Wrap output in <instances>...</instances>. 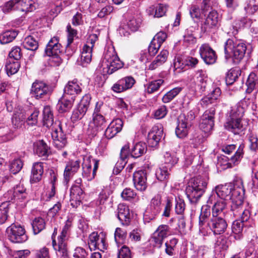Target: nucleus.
Wrapping results in <instances>:
<instances>
[{
	"instance_id": "f257e3e1",
	"label": "nucleus",
	"mask_w": 258,
	"mask_h": 258,
	"mask_svg": "<svg viewBox=\"0 0 258 258\" xmlns=\"http://www.w3.org/2000/svg\"><path fill=\"white\" fill-rule=\"evenodd\" d=\"M247 46L245 43L235 38H229L224 44L225 59L232 58L235 64L239 63L244 58Z\"/></svg>"
},
{
	"instance_id": "f03ea898",
	"label": "nucleus",
	"mask_w": 258,
	"mask_h": 258,
	"mask_svg": "<svg viewBox=\"0 0 258 258\" xmlns=\"http://www.w3.org/2000/svg\"><path fill=\"white\" fill-rule=\"evenodd\" d=\"M208 179L206 176H198L191 178L186 188V194L191 203H197L207 188Z\"/></svg>"
},
{
	"instance_id": "7ed1b4c3",
	"label": "nucleus",
	"mask_w": 258,
	"mask_h": 258,
	"mask_svg": "<svg viewBox=\"0 0 258 258\" xmlns=\"http://www.w3.org/2000/svg\"><path fill=\"white\" fill-rule=\"evenodd\" d=\"M103 64L102 71L104 75H112L123 68L124 65L113 48L108 50L105 52Z\"/></svg>"
},
{
	"instance_id": "20e7f679",
	"label": "nucleus",
	"mask_w": 258,
	"mask_h": 258,
	"mask_svg": "<svg viewBox=\"0 0 258 258\" xmlns=\"http://www.w3.org/2000/svg\"><path fill=\"white\" fill-rule=\"evenodd\" d=\"M26 119V113L24 110L18 106L14 110V113L12 118V133L6 134L0 136V141L7 142L12 140L14 136V132L21 129L24 125Z\"/></svg>"
},
{
	"instance_id": "39448f33",
	"label": "nucleus",
	"mask_w": 258,
	"mask_h": 258,
	"mask_svg": "<svg viewBox=\"0 0 258 258\" xmlns=\"http://www.w3.org/2000/svg\"><path fill=\"white\" fill-rule=\"evenodd\" d=\"M161 195L157 194L153 197L151 201L150 205L147 208L144 214V220L145 222H150L155 219L160 213L161 208Z\"/></svg>"
},
{
	"instance_id": "423d86ee",
	"label": "nucleus",
	"mask_w": 258,
	"mask_h": 258,
	"mask_svg": "<svg viewBox=\"0 0 258 258\" xmlns=\"http://www.w3.org/2000/svg\"><path fill=\"white\" fill-rule=\"evenodd\" d=\"M8 239L13 243H23L28 239L24 228L20 225L12 224L6 229Z\"/></svg>"
},
{
	"instance_id": "0eeeda50",
	"label": "nucleus",
	"mask_w": 258,
	"mask_h": 258,
	"mask_svg": "<svg viewBox=\"0 0 258 258\" xmlns=\"http://www.w3.org/2000/svg\"><path fill=\"white\" fill-rule=\"evenodd\" d=\"M215 113V108L211 107L206 110L201 116L199 127L205 133H210L213 130L214 126Z\"/></svg>"
},
{
	"instance_id": "6e6552de",
	"label": "nucleus",
	"mask_w": 258,
	"mask_h": 258,
	"mask_svg": "<svg viewBox=\"0 0 258 258\" xmlns=\"http://www.w3.org/2000/svg\"><path fill=\"white\" fill-rule=\"evenodd\" d=\"M207 224L215 235H220L224 233L228 226L225 216L217 215H212Z\"/></svg>"
},
{
	"instance_id": "1a4fd4ad",
	"label": "nucleus",
	"mask_w": 258,
	"mask_h": 258,
	"mask_svg": "<svg viewBox=\"0 0 258 258\" xmlns=\"http://www.w3.org/2000/svg\"><path fill=\"white\" fill-rule=\"evenodd\" d=\"M98 165V161L93 159L91 157H84L82 163L83 176L87 178L88 180L94 179L96 175Z\"/></svg>"
},
{
	"instance_id": "9d476101",
	"label": "nucleus",
	"mask_w": 258,
	"mask_h": 258,
	"mask_svg": "<svg viewBox=\"0 0 258 258\" xmlns=\"http://www.w3.org/2000/svg\"><path fill=\"white\" fill-rule=\"evenodd\" d=\"M238 188H244L241 181L236 184L228 183L225 185H218L215 190L219 199L224 200H231L233 198L234 191Z\"/></svg>"
},
{
	"instance_id": "9b49d317",
	"label": "nucleus",
	"mask_w": 258,
	"mask_h": 258,
	"mask_svg": "<svg viewBox=\"0 0 258 258\" xmlns=\"http://www.w3.org/2000/svg\"><path fill=\"white\" fill-rule=\"evenodd\" d=\"M244 188H238L234 191L231 200V211L234 216L241 214L243 210Z\"/></svg>"
},
{
	"instance_id": "f8f14e48",
	"label": "nucleus",
	"mask_w": 258,
	"mask_h": 258,
	"mask_svg": "<svg viewBox=\"0 0 258 258\" xmlns=\"http://www.w3.org/2000/svg\"><path fill=\"white\" fill-rule=\"evenodd\" d=\"M51 92V87L43 81L36 80L32 85L31 94L36 99L46 98Z\"/></svg>"
},
{
	"instance_id": "ddd939ff",
	"label": "nucleus",
	"mask_w": 258,
	"mask_h": 258,
	"mask_svg": "<svg viewBox=\"0 0 258 258\" xmlns=\"http://www.w3.org/2000/svg\"><path fill=\"white\" fill-rule=\"evenodd\" d=\"M247 125L243 123L241 119L230 118L227 119L225 124V128L234 135H241L245 130Z\"/></svg>"
},
{
	"instance_id": "4468645a",
	"label": "nucleus",
	"mask_w": 258,
	"mask_h": 258,
	"mask_svg": "<svg viewBox=\"0 0 258 258\" xmlns=\"http://www.w3.org/2000/svg\"><path fill=\"white\" fill-rule=\"evenodd\" d=\"M136 83L132 76H126L118 80L111 87V90L116 93H121L131 89Z\"/></svg>"
},
{
	"instance_id": "2eb2a0df",
	"label": "nucleus",
	"mask_w": 258,
	"mask_h": 258,
	"mask_svg": "<svg viewBox=\"0 0 258 258\" xmlns=\"http://www.w3.org/2000/svg\"><path fill=\"white\" fill-rule=\"evenodd\" d=\"M199 53L204 61L207 64H214L217 58L216 52L208 44H203L201 45Z\"/></svg>"
},
{
	"instance_id": "dca6fc26",
	"label": "nucleus",
	"mask_w": 258,
	"mask_h": 258,
	"mask_svg": "<svg viewBox=\"0 0 258 258\" xmlns=\"http://www.w3.org/2000/svg\"><path fill=\"white\" fill-rule=\"evenodd\" d=\"M219 21L218 14L216 11H212L208 14L205 22L201 26L203 32H210L218 27Z\"/></svg>"
},
{
	"instance_id": "f3484780",
	"label": "nucleus",
	"mask_w": 258,
	"mask_h": 258,
	"mask_svg": "<svg viewBox=\"0 0 258 258\" xmlns=\"http://www.w3.org/2000/svg\"><path fill=\"white\" fill-rule=\"evenodd\" d=\"M163 135L162 127L158 125L154 126L148 135L147 143L151 147H156Z\"/></svg>"
},
{
	"instance_id": "a211bd4d",
	"label": "nucleus",
	"mask_w": 258,
	"mask_h": 258,
	"mask_svg": "<svg viewBox=\"0 0 258 258\" xmlns=\"http://www.w3.org/2000/svg\"><path fill=\"white\" fill-rule=\"evenodd\" d=\"M53 146L58 150L63 148L68 144L66 135L63 133L60 124L51 134Z\"/></svg>"
},
{
	"instance_id": "6ab92c4d",
	"label": "nucleus",
	"mask_w": 258,
	"mask_h": 258,
	"mask_svg": "<svg viewBox=\"0 0 258 258\" xmlns=\"http://www.w3.org/2000/svg\"><path fill=\"white\" fill-rule=\"evenodd\" d=\"M133 181L135 188L140 191H144L147 187V173L144 170L135 172L133 175Z\"/></svg>"
},
{
	"instance_id": "aec40b11",
	"label": "nucleus",
	"mask_w": 258,
	"mask_h": 258,
	"mask_svg": "<svg viewBox=\"0 0 258 258\" xmlns=\"http://www.w3.org/2000/svg\"><path fill=\"white\" fill-rule=\"evenodd\" d=\"M76 79L69 81L64 88L63 94L76 99V96L82 92V88Z\"/></svg>"
},
{
	"instance_id": "412c9836",
	"label": "nucleus",
	"mask_w": 258,
	"mask_h": 258,
	"mask_svg": "<svg viewBox=\"0 0 258 258\" xmlns=\"http://www.w3.org/2000/svg\"><path fill=\"white\" fill-rule=\"evenodd\" d=\"M84 191L79 185H73L70 189V203L73 208L80 205L83 198Z\"/></svg>"
},
{
	"instance_id": "4be33fe9",
	"label": "nucleus",
	"mask_w": 258,
	"mask_h": 258,
	"mask_svg": "<svg viewBox=\"0 0 258 258\" xmlns=\"http://www.w3.org/2000/svg\"><path fill=\"white\" fill-rule=\"evenodd\" d=\"M123 126V121L120 118H116L110 123L105 130L104 135L108 139L113 138L118 133L121 131Z\"/></svg>"
},
{
	"instance_id": "5701e85b",
	"label": "nucleus",
	"mask_w": 258,
	"mask_h": 258,
	"mask_svg": "<svg viewBox=\"0 0 258 258\" xmlns=\"http://www.w3.org/2000/svg\"><path fill=\"white\" fill-rule=\"evenodd\" d=\"M61 47L58 37L54 36L49 40L46 45L45 53L47 56L59 54L61 52Z\"/></svg>"
},
{
	"instance_id": "b1692460",
	"label": "nucleus",
	"mask_w": 258,
	"mask_h": 258,
	"mask_svg": "<svg viewBox=\"0 0 258 258\" xmlns=\"http://www.w3.org/2000/svg\"><path fill=\"white\" fill-rule=\"evenodd\" d=\"M80 161L78 160H70L67 163L64 171V179L66 182H68L71 178L75 174L80 167Z\"/></svg>"
},
{
	"instance_id": "393cba45",
	"label": "nucleus",
	"mask_w": 258,
	"mask_h": 258,
	"mask_svg": "<svg viewBox=\"0 0 258 258\" xmlns=\"http://www.w3.org/2000/svg\"><path fill=\"white\" fill-rule=\"evenodd\" d=\"M117 218L121 224L128 226L131 222V215L127 206L124 204H119L117 208Z\"/></svg>"
},
{
	"instance_id": "a878e982",
	"label": "nucleus",
	"mask_w": 258,
	"mask_h": 258,
	"mask_svg": "<svg viewBox=\"0 0 258 258\" xmlns=\"http://www.w3.org/2000/svg\"><path fill=\"white\" fill-rule=\"evenodd\" d=\"M129 144H125L121 149L120 153V161H118L114 168L113 172L116 174L119 173L124 168L126 162L125 159L129 156Z\"/></svg>"
},
{
	"instance_id": "bb28decb",
	"label": "nucleus",
	"mask_w": 258,
	"mask_h": 258,
	"mask_svg": "<svg viewBox=\"0 0 258 258\" xmlns=\"http://www.w3.org/2000/svg\"><path fill=\"white\" fill-rule=\"evenodd\" d=\"M243 155V146L241 145L239 146L238 149L237 150L234 155L231 156L230 158L228 157L222 158V160H225L226 163L224 164L226 166L225 168H230L233 166V165L237 164L241 159L242 158Z\"/></svg>"
},
{
	"instance_id": "cd10ccee",
	"label": "nucleus",
	"mask_w": 258,
	"mask_h": 258,
	"mask_svg": "<svg viewBox=\"0 0 258 258\" xmlns=\"http://www.w3.org/2000/svg\"><path fill=\"white\" fill-rule=\"evenodd\" d=\"M43 172V163L42 162L34 163L31 170V183H34L40 181L42 179Z\"/></svg>"
},
{
	"instance_id": "c85d7f7f",
	"label": "nucleus",
	"mask_w": 258,
	"mask_h": 258,
	"mask_svg": "<svg viewBox=\"0 0 258 258\" xmlns=\"http://www.w3.org/2000/svg\"><path fill=\"white\" fill-rule=\"evenodd\" d=\"M75 99L65 95L59 99L57 107L60 113L69 111L72 108Z\"/></svg>"
},
{
	"instance_id": "c756f323",
	"label": "nucleus",
	"mask_w": 258,
	"mask_h": 258,
	"mask_svg": "<svg viewBox=\"0 0 258 258\" xmlns=\"http://www.w3.org/2000/svg\"><path fill=\"white\" fill-rule=\"evenodd\" d=\"M34 151L39 157L44 159L51 154L50 148L43 140L39 141L35 144Z\"/></svg>"
},
{
	"instance_id": "7c9ffc66",
	"label": "nucleus",
	"mask_w": 258,
	"mask_h": 258,
	"mask_svg": "<svg viewBox=\"0 0 258 258\" xmlns=\"http://www.w3.org/2000/svg\"><path fill=\"white\" fill-rule=\"evenodd\" d=\"M196 79L198 86L200 88V92L205 91L207 86V75L206 71L203 70H198L196 73Z\"/></svg>"
},
{
	"instance_id": "2f4dec72",
	"label": "nucleus",
	"mask_w": 258,
	"mask_h": 258,
	"mask_svg": "<svg viewBox=\"0 0 258 258\" xmlns=\"http://www.w3.org/2000/svg\"><path fill=\"white\" fill-rule=\"evenodd\" d=\"M244 227H248V224L243 223L240 220H236L233 222L232 231L235 239L240 240L242 238V232Z\"/></svg>"
},
{
	"instance_id": "473e14b6",
	"label": "nucleus",
	"mask_w": 258,
	"mask_h": 258,
	"mask_svg": "<svg viewBox=\"0 0 258 258\" xmlns=\"http://www.w3.org/2000/svg\"><path fill=\"white\" fill-rule=\"evenodd\" d=\"M246 85L247 86L246 93L248 94L251 93L258 86V75L255 71L251 72L249 75Z\"/></svg>"
},
{
	"instance_id": "72a5a7b5",
	"label": "nucleus",
	"mask_w": 258,
	"mask_h": 258,
	"mask_svg": "<svg viewBox=\"0 0 258 258\" xmlns=\"http://www.w3.org/2000/svg\"><path fill=\"white\" fill-rule=\"evenodd\" d=\"M147 151V146L145 143L139 142L136 143L130 150L129 149V155L135 158L142 156Z\"/></svg>"
},
{
	"instance_id": "f704fd0d",
	"label": "nucleus",
	"mask_w": 258,
	"mask_h": 258,
	"mask_svg": "<svg viewBox=\"0 0 258 258\" xmlns=\"http://www.w3.org/2000/svg\"><path fill=\"white\" fill-rule=\"evenodd\" d=\"M241 70L237 68L230 69L226 73L225 82L227 85H231L236 82L240 76Z\"/></svg>"
},
{
	"instance_id": "c9c22d12",
	"label": "nucleus",
	"mask_w": 258,
	"mask_h": 258,
	"mask_svg": "<svg viewBox=\"0 0 258 258\" xmlns=\"http://www.w3.org/2000/svg\"><path fill=\"white\" fill-rule=\"evenodd\" d=\"M168 5L166 4H159L156 6H152L149 9L150 15H154V17L160 18L164 16L167 10Z\"/></svg>"
},
{
	"instance_id": "e433bc0d",
	"label": "nucleus",
	"mask_w": 258,
	"mask_h": 258,
	"mask_svg": "<svg viewBox=\"0 0 258 258\" xmlns=\"http://www.w3.org/2000/svg\"><path fill=\"white\" fill-rule=\"evenodd\" d=\"M37 4L34 0H20L18 3L17 9L22 12H30L36 9Z\"/></svg>"
},
{
	"instance_id": "4c0bfd02",
	"label": "nucleus",
	"mask_w": 258,
	"mask_h": 258,
	"mask_svg": "<svg viewBox=\"0 0 258 258\" xmlns=\"http://www.w3.org/2000/svg\"><path fill=\"white\" fill-rule=\"evenodd\" d=\"M227 204L225 200L219 199L217 200L212 207V215L219 216H225Z\"/></svg>"
},
{
	"instance_id": "58836bf2",
	"label": "nucleus",
	"mask_w": 258,
	"mask_h": 258,
	"mask_svg": "<svg viewBox=\"0 0 258 258\" xmlns=\"http://www.w3.org/2000/svg\"><path fill=\"white\" fill-rule=\"evenodd\" d=\"M20 64L19 61H16L12 58L8 59L6 62L5 68L7 74L12 75L19 70Z\"/></svg>"
},
{
	"instance_id": "ea45409f",
	"label": "nucleus",
	"mask_w": 258,
	"mask_h": 258,
	"mask_svg": "<svg viewBox=\"0 0 258 258\" xmlns=\"http://www.w3.org/2000/svg\"><path fill=\"white\" fill-rule=\"evenodd\" d=\"M211 215V208L209 205H204L201 208L199 216V224L200 227H203L208 222V218Z\"/></svg>"
},
{
	"instance_id": "a19ab883",
	"label": "nucleus",
	"mask_w": 258,
	"mask_h": 258,
	"mask_svg": "<svg viewBox=\"0 0 258 258\" xmlns=\"http://www.w3.org/2000/svg\"><path fill=\"white\" fill-rule=\"evenodd\" d=\"M67 31L68 32V43L66 47V52L67 53V55H71L74 53V51L73 50H71V51H70V45L73 42L74 37L76 36L77 34V31L73 29L70 24H68L67 27Z\"/></svg>"
},
{
	"instance_id": "79ce46f5",
	"label": "nucleus",
	"mask_w": 258,
	"mask_h": 258,
	"mask_svg": "<svg viewBox=\"0 0 258 258\" xmlns=\"http://www.w3.org/2000/svg\"><path fill=\"white\" fill-rule=\"evenodd\" d=\"M31 225L33 233L36 235L39 233L45 228L46 223L44 219L41 217H37L32 221Z\"/></svg>"
},
{
	"instance_id": "37998d69",
	"label": "nucleus",
	"mask_w": 258,
	"mask_h": 258,
	"mask_svg": "<svg viewBox=\"0 0 258 258\" xmlns=\"http://www.w3.org/2000/svg\"><path fill=\"white\" fill-rule=\"evenodd\" d=\"M93 123L96 131L103 130L107 125L106 120L102 114L93 115Z\"/></svg>"
},
{
	"instance_id": "c03bdc74",
	"label": "nucleus",
	"mask_w": 258,
	"mask_h": 258,
	"mask_svg": "<svg viewBox=\"0 0 258 258\" xmlns=\"http://www.w3.org/2000/svg\"><path fill=\"white\" fill-rule=\"evenodd\" d=\"M18 33L15 30H8L0 35V42L7 44L12 42L17 36Z\"/></svg>"
},
{
	"instance_id": "a18cd8bd",
	"label": "nucleus",
	"mask_w": 258,
	"mask_h": 258,
	"mask_svg": "<svg viewBox=\"0 0 258 258\" xmlns=\"http://www.w3.org/2000/svg\"><path fill=\"white\" fill-rule=\"evenodd\" d=\"M195 113L192 110H190L187 113H181L177 118V121L185 123L186 125L191 126L192 121L195 118Z\"/></svg>"
},
{
	"instance_id": "49530a36",
	"label": "nucleus",
	"mask_w": 258,
	"mask_h": 258,
	"mask_svg": "<svg viewBox=\"0 0 258 258\" xmlns=\"http://www.w3.org/2000/svg\"><path fill=\"white\" fill-rule=\"evenodd\" d=\"M43 124L48 127L53 123V115L49 106H46L43 109Z\"/></svg>"
},
{
	"instance_id": "de8ad7c7",
	"label": "nucleus",
	"mask_w": 258,
	"mask_h": 258,
	"mask_svg": "<svg viewBox=\"0 0 258 258\" xmlns=\"http://www.w3.org/2000/svg\"><path fill=\"white\" fill-rule=\"evenodd\" d=\"M190 126L185 123L177 121V125L175 129V134L179 138H183L188 135Z\"/></svg>"
},
{
	"instance_id": "09e8293b",
	"label": "nucleus",
	"mask_w": 258,
	"mask_h": 258,
	"mask_svg": "<svg viewBox=\"0 0 258 258\" xmlns=\"http://www.w3.org/2000/svg\"><path fill=\"white\" fill-rule=\"evenodd\" d=\"M23 45L26 49L32 51L36 50L38 47L37 41L33 37L30 35L28 36L24 39Z\"/></svg>"
},
{
	"instance_id": "8fccbe9b",
	"label": "nucleus",
	"mask_w": 258,
	"mask_h": 258,
	"mask_svg": "<svg viewBox=\"0 0 258 258\" xmlns=\"http://www.w3.org/2000/svg\"><path fill=\"white\" fill-rule=\"evenodd\" d=\"M176 218L177 220V234L184 235L186 233V222L184 215L177 216Z\"/></svg>"
},
{
	"instance_id": "3c124183",
	"label": "nucleus",
	"mask_w": 258,
	"mask_h": 258,
	"mask_svg": "<svg viewBox=\"0 0 258 258\" xmlns=\"http://www.w3.org/2000/svg\"><path fill=\"white\" fill-rule=\"evenodd\" d=\"M170 170L169 167L166 165H162L156 171V176L158 180L164 181L167 179L169 177V171Z\"/></svg>"
},
{
	"instance_id": "603ef678",
	"label": "nucleus",
	"mask_w": 258,
	"mask_h": 258,
	"mask_svg": "<svg viewBox=\"0 0 258 258\" xmlns=\"http://www.w3.org/2000/svg\"><path fill=\"white\" fill-rule=\"evenodd\" d=\"M57 256L59 258H70L69 252L67 243H58L55 250Z\"/></svg>"
},
{
	"instance_id": "864d4df0",
	"label": "nucleus",
	"mask_w": 258,
	"mask_h": 258,
	"mask_svg": "<svg viewBox=\"0 0 258 258\" xmlns=\"http://www.w3.org/2000/svg\"><path fill=\"white\" fill-rule=\"evenodd\" d=\"M181 87H176L167 92L163 97L162 101L167 103L172 100L182 90Z\"/></svg>"
},
{
	"instance_id": "5fc2aeb1",
	"label": "nucleus",
	"mask_w": 258,
	"mask_h": 258,
	"mask_svg": "<svg viewBox=\"0 0 258 258\" xmlns=\"http://www.w3.org/2000/svg\"><path fill=\"white\" fill-rule=\"evenodd\" d=\"M141 24V20L139 18L133 17L130 18L125 25L127 28L133 32L138 30Z\"/></svg>"
},
{
	"instance_id": "6e6d98bb",
	"label": "nucleus",
	"mask_w": 258,
	"mask_h": 258,
	"mask_svg": "<svg viewBox=\"0 0 258 258\" xmlns=\"http://www.w3.org/2000/svg\"><path fill=\"white\" fill-rule=\"evenodd\" d=\"M23 166V163L20 159H15L10 164V171L12 173L16 174L20 171Z\"/></svg>"
},
{
	"instance_id": "4d7b16f0",
	"label": "nucleus",
	"mask_w": 258,
	"mask_h": 258,
	"mask_svg": "<svg viewBox=\"0 0 258 258\" xmlns=\"http://www.w3.org/2000/svg\"><path fill=\"white\" fill-rule=\"evenodd\" d=\"M245 110L241 107L238 104L232 108V109L230 112V118H235L237 119H241V117L243 116Z\"/></svg>"
},
{
	"instance_id": "13d9d810",
	"label": "nucleus",
	"mask_w": 258,
	"mask_h": 258,
	"mask_svg": "<svg viewBox=\"0 0 258 258\" xmlns=\"http://www.w3.org/2000/svg\"><path fill=\"white\" fill-rule=\"evenodd\" d=\"M240 221L243 223L248 224V226H253L254 222L250 217V213L248 209H243L241 213Z\"/></svg>"
},
{
	"instance_id": "bf43d9fd",
	"label": "nucleus",
	"mask_w": 258,
	"mask_h": 258,
	"mask_svg": "<svg viewBox=\"0 0 258 258\" xmlns=\"http://www.w3.org/2000/svg\"><path fill=\"white\" fill-rule=\"evenodd\" d=\"M163 79H158L152 81L149 83L147 87V91L148 93L151 94L157 91L160 87L164 83Z\"/></svg>"
},
{
	"instance_id": "052dcab7",
	"label": "nucleus",
	"mask_w": 258,
	"mask_h": 258,
	"mask_svg": "<svg viewBox=\"0 0 258 258\" xmlns=\"http://www.w3.org/2000/svg\"><path fill=\"white\" fill-rule=\"evenodd\" d=\"M20 0H10L6 3L2 7V11L4 13H9L17 9L18 3Z\"/></svg>"
},
{
	"instance_id": "680f3d73",
	"label": "nucleus",
	"mask_w": 258,
	"mask_h": 258,
	"mask_svg": "<svg viewBox=\"0 0 258 258\" xmlns=\"http://www.w3.org/2000/svg\"><path fill=\"white\" fill-rule=\"evenodd\" d=\"M244 9L247 13L254 14L258 10V0H247Z\"/></svg>"
},
{
	"instance_id": "e2e57ef3",
	"label": "nucleus",
	"mask_w": 258,
	"mask_h": 258,
	"mask_svg": "<svg viewBox=\"0 0 258 258\" xmlns=\"http://www.w3.org/2000/svg\"><path fill=\"white\" fill-rule=\"evenodd\" d=\"M185 209V204L183 200L178 198L176 199V204L175 206V212L177 216L184 215Z\"/></svg>"
},
{
	"instance_id": "0e129e2a",
	"label": "nucleus",
	"mask_w": 258,
	"mask_h": 258,
	"mask_svg": "<svg viewBox=\"0 0 258 258\" xmlns=\"http://www.w3.org/2000/svg\"><path fill=\"white\" fill-rule=\"evenodd\" d=\"M126 237V232L120 228H117L114 233V239L116 243H123Z\"/></svg>"
},
{
	"instance_id": "69168bd1",
	"label": "nucleus",
	"mask_w": 258,
	"mask_h": 258,
	"mask_svg": "<svg viewBox=\"0 0 258 258\" xmlns=\"http://www.w3.org/2000/svg\"><path fill=\"white\" fill-rule=\"evenodd\" d=\"M169 227L167 225H161L155 232V235L164 239L169 234Z\"/></svg>"
},
{
	"instance_id": "338daca9",
	"label": "nucleus",
	"mask_w": 258,
	"mask_h": 258,
	"mask_svg": "<svg viewBox=\"0 0 258 258\" xmlns=\"http://www.w3.org/2000/svg\"><path fill=\"white\" fill-rule=\"evenodd\" d=\"M247 138L250 143V149L252 151L258 149V140L256 135L252 132H250L247 135Z\"/></svg>"
},
{
	"instance_id": "774afa93",
	"label": "nucleus",
	"mask_w": 258,
	"mask_h": 258,
	"mask_svg": "<svg viewBox=\"0 0 258 258\" xmlns=\"http://www.w3.org/2000/svg\"><path fill=\"white\" fill-rule=\"evenodd\" d=\"M87 111L83 108L78 106L77 109H75L72 113L71 118L73 121H77L81 119L86 114Z\"/></svg>"
}]
</instances>
